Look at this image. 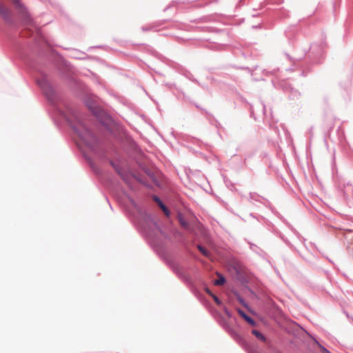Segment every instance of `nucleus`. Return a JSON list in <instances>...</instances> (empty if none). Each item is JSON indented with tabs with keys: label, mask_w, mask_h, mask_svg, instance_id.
Here are the masks:
<instances>
[{
	"label": "nucleus",
	"mask_w": 353,
	"mask_h": 353,
	"mask_svg": "<svg viewBox=\"0 0 353 353\" xmlns=\"http://www.w3.org/2000/svg\"><path fill=\"white\" fill-rule=\"evenodd\" d=\"M74 129L86 144L90 145V141L94 139L92 133L82 123H80L79 126L74 127Z\"/></svg>",
	"instance_id": "1"
},
{
	"label": "nucleus",
	"mask_w": 353,
	"mask_h": 353,
	"mask_svg": "<svg viewBox=\"0 0 353 353\" xmlns=\"http://www.w3.org/2000/svg\"><path fill=\"white\" fill-rule=\"evenodd\" d=\"M15 5L16 8L22 14L26 20L29 19V14L28 13L26 8L20 3L19 0H11Z\"/></svg>",
	"instance_id": "2"
},
{
	"label": "nucleus",
	"mask_w": 353,
	"mask_h": 353,
	"mask_svg": "<svg viewBox=\"0 0 353 353\" xmlns=\"http://www.w3.org/2000/svg\"><path fill=\"white\" fill-rule=\"evenodd\" d=\"M0 15L5 19L9 20L10 17V10L3 4H0Z\"/></svg>",
	"instance_id": "3"
},
{
	"label": "nucleus",
	"mask_w": 353,
	"mask_h": 353,
	"mask_svg": "<svg viewBox=\"0 0 353 353\" xmlns=\"http://www.w3.org/2000/svg\"><path fill=\"white\" fill-rule=\"evenodd\" d=\"M238 313L240 314V316L241 317H243L249 324L252 325H255V322L249 316H248L243 310L239 309L238 310Z\"/></svg>",
	"instance_id": "4"
},
{
	"label": "nucleus",
	"mask_w": 353,
	"mask_h": 353,
	"mask_svg": "<svg viewBox=\"0 0 353 353\" xmlns=\"http://www.w3.org/2000/svg\"><path fill=\"white\" fill-rule=\"evenodd\" d=\"M38 83L40 85V87L43 90V91L45 92V93L46 94H50V92H51V88L47 82H46L44 81H38Z\"/></svg>",
	"instance_id": "5"
},
{
	"label": "nucleus",
	"mask_w": 353,
	"mask_h": 353,
	"mask_svg": "<svg viewBox=\"0 0 353 353\" xmlns=\"http://www.w3.org/2000/svg\"><path fill=\"white\" fill-rule=\"evenodd\" d=\"M154 200L157 202V203L162 209V210L164 212V213L167 216H168L169 211H168V208L165 207V205L161 202V201L157 196H154Z\"/></svg>",
	"instance_id": "6"
},
{
	"label": "nucleus",
	"mask_w": 353,
	"mask_h": 353,
	"mask_svg": "<svg viewBox=\"0 0 353 353\" xmlns=\"http://www.w3.org/2000/svg\"><path fill=\"white\" fill-rule=\"evenodd\" d=\"M89 108L91 109L93 114L99 118H100L103 114V112L99 108H92L90 106Z\"/></svg>",
	"instance_id": "7"
},
{
	"label": "nucleus",
	"mask_w": 353,
	"mask_h": 353,
	"mask_svg": "<svg viewBox=\"0 0 353 353\" xmlns=\"http://www.w3.org/2000/svg\"><path fill=\"white\" fill-rule=\"evenodd\" d=\"M197 248L199 250V251L204 255L206 257H208L210 258V252L206 250L204 248H203L201 245H197Z\"/></svg>",
	"instance_id": "8"
},
{
	"label": "nucleus",
	"mask_w": 353,
	"mask_h": 353,
	"mask_svg": "<svg viewBox=\"0 0 353 353\" xmlns=\"http://www.w3.org/2000/svg\"><path fill=\"white\" fill-rule=\"evenodd\" d=\"M252 332L259 339H260V340H261L263 341H264L265 340V338L263 336V335L260 332H259L258 330H253Z\"/></svg>",
	"instance_id": "9"
},
{
	"label": "nucleus",
	"mask_w": 353,
	"mask_h": 353,
	"mask_svg": "<svg viewBox=\"0 0 353 353\" xmlns=\"http://www.w3.org/2000/svg\"><path fill=\"white\" fill-rule=\"evenodd\" d=\"M225 280L224 277L221 276L219 279L216 280L214 284L216 285H221L225 283Z\"/></svg>",
	"instance_id": "10"
},
{
	"label": "nucleus",
	"mask_w": 353,
	"mask_h": 353,
	"mask_svg": "<svg viewBox=\"0 0 353 353\" xmlns=\"http://www.w3.org/2000/svg\"><path fill=\"white\" fill-rule=\"evenodd\" d=\"M180 223L185 228L188 226V223H186L185 221H183L182 219L180 220Z\"/></svg>",
	"instance_id": "11"
},
{
	"label": "nucleus",
	"mask_w": 353,
	"mask_h": 353,
	"mask_svg": "<svg viewBox=\"0 0 353 353\" xmlns=\"http://www.w3.org/2000/svg\"><path fill=\"white\" fill-rule=\"evenodd\" d=\"M321 350L323 353H331L330 351H328L327 349H325L324 347L321 346Z\"/></svg>",
	"instance_id": "12"
},
{
	"label": "nucleus",
	"mask_w": 353,
	"mask_h": 353,
	"mask_svg": "<svg viewBox=\"0 0 353 353\" xmlns=\"http://www.w3.org/2000/svg\"><path fill=\"white\" fill-rule=\"evenodd\" d=\"M213 296V299L214 300V301L217 303V304H220V301L219 300V299L217 298V296Z\"/></svg>",
	"instance_id": "13"
}]
</instances>
